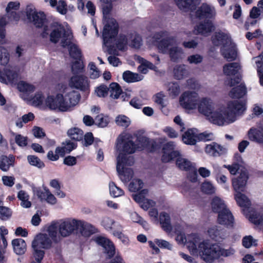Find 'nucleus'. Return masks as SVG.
I'll return each instance as SVG.
<instances>
[{"mask_svg": "<svg viewBox=\"0 0 263 263\" xmlns=\"http://www.w3.org/2000/svg\"><path fill=\"white\" fill-rule=\"evenodd\" d=\"M249 139L258 143H263V128L250 129L248 132Z\"/></svg>", "mask_w": 263, "mask_h": 263, "instance_id": "c85d7f7f", "label": "nucleus"}, {"mask_svg": "<svg viewBox=\"0 0 263 263\" xmlns=\"http://www.w3.org/2000/svg\"><path fill=\"white\" fill-rule=\"evenodd\" d=\"M44 97L41 91L37 92L32 98L31 101L35 106H40L43 104Z\"/></svg>", "mask_w": 263, "mask_h": 263, "instance_id": "0e129e2a", "label": "nucleus"}, {"mask_svg": "<svg viewBox=\"0 0 263 263\" xmlns=\"http://www.w3.org/2000/svg\"><path fill=\"white\" fill-rule=\"evenodd\" d=\"M123 79L127 83L136 82L141 80L140 75L129 70H126L123 72Z\"/></svg>", "mask_w": 263, "mask_h": 263, "instance_id": "e433bc0d", "label": "nucleus"}, {"mask_svg": "<svg viewBox=\"0 0 263 263\" xmlns=\"http://www.w3.org/2000/svg\"><path fill=\"white\" fill-rule=\"evenodd\" d=\"M213 44L216 46L222 45L221 53L228 61L235 60L237 55L236 45L231 41V37L223 32L216 33L212 39Z\"/></svg>", "mask_w": 263, "mask_h": 263, "instance_id": "7ed1b4c3", "label": "nucleus"}, {"mask_svg": "<svg viewBox=\"0 0 263 263\" xmlns=\"http://www.w3.org/2000/svg\"><path fill=\"white\" fill-rule=\"evenodd\" d=\"M182 140L186 144L195 145L197 142V129H188L182 135Z\"/></svg>", "mask_w": 263, "mask_h": 263, "instance_id": "393cba45", "label": "nucleus"}, {"mask_svg": "<svg viewBox=\"0 0 263 263\" xmlns=\"http://www.w3.org/2000/svg\"><path fill=\"white\" fill-rule=\"evenodd\" d=\"M143 186V182L140 179H133L128 184V190L130 192L140 191Z\"/></svg>", "mask_w": 263, "mask_h": 263, "instance_id": "4c0bfd02", "label": "nucleus"}, {"mask_svg": "<svg viewBox=\"0 0 263 263\" xmlns=\"http://www.w3.org/2000/svg\"><path fill=\"white\" fill-rule=\"evenodd\" d=\"M81 60H77L76 61L72 66V71L74 74H78L82 73L84 71V65L83 62Z\"/></svg>", "mask_w": 263, "mask_h": 263, "instance_id": "6e6d98bb", "label": "nucleus"}, {"mask_svg": "<svg viewBox=\"0 0 263 263\" xmlns=\"http://www.w3.org/2000/svg\"><path fill=\"white\" fill-rule=\"evenodd\" d=\"M201 190L206 194L211 195L215 193L216 188L211 182L205 181L201 185Z\"/></svg>", "mask_w": 263, "mask_h": 263, "instance_id": "a19ab883", "label": "nucleus"}, {"mask_svg": "<svg viewBox=\"0 0 263 263\" xmlns=\"http://www.w3.org/2000/svg\"><path fill=\"white\" fill-rule=\"evenodd\" d=\"M18 90L23 92L31 93L35 90V87L32 84L27 83L24 81H21L17 85Z\"/></svg>", "mask_w": 263, "mask_h": 263, "instance_id": "37998d69", "label": "nucleus"}, {"mask_svg": "<svg viewBox=\"0 0 263 263\" xmlns=\"http://www.w3.org/2000/svg\"><path fill=\"white\" fill-rule=\"evenodd\" d=\"M127 154L120 153L117 157V171L120 170L122 166H132L135 162L133 156H127Z\"/></svg>", "mask_w": 263, "mask_h": 263, "instance_id": "4be33fe9", "label": "nucleus"}, {"mask_svg": "<svg viewBox=\"0 0 263 263\" xmlns=\"http://www.w3.org/2000/svg\"><path fill=\"white\" fill-rule=\"evenodd\" d=\"M118 31V24L115 20H112L110 23L105 24L102 34L104 43H110L112 39L117 36Z\"/></svg>", "mask_w": 263, "mask_h": 263, "instance_id": "6e6552de", "label": "nucleus"}, {"mask_svg": "<svg viewBox=\"0 0 263 263\" xmlns=\"http://www.w3.org/2000/svg\"><path fill=\"white\" fill-rule=\"evenodd\" d=\"M34 241H36L41 246L42 248L45 249H49L52 246V241L49 236L45 233H40L37 235V239Z\"/></svg>", "mask_w": 263, "mask_h": 263, "instance_id": "c756f323", "label": "nucleus"}, {"mask_svg": "<svg viewBox=\"0 0 263 263\" xmlns=\"http://www.w3.org/2000/svg\"><path fill=\"white\" fill-rule=\"evenodd\" d=\"M199 237L196 235L183 238L182 236V243L193 253H197L200 258L206 263H212L217 259L218 244L213 243L209 240L200 241Z\"/></svg>", "mask_w": 263, "mask_h": 263, "instance_id": "f03ea898", "label": "nucleus"}, {"mask_svg": "<svg viewBox=\"0 0 263 263\" xmlns=\"http://www.w3.org/2000/svg\"><path fill=\"white\" fill-rule=\"evenodd\" d=\"M198 95L195 91H185L182 95V107L186 110L197 108L198 104Z\"/></svg>", "mask_w": 263, "mask_h": 263, "instance_id": "0eeeda50", "label": "nucleus"}, {"mask_svg": "<svg viewBox=\"0 0 263 263\" xmlns=\"http://www.w3.org/2000/svg\"><path fill=\"white\" fill-rule=\"evenodd\" d=\"M32 247L34 250V256L35 259L38 263H41L45 255V252L41 250H39L38 243L35 241H33Z\"/></svg>", "mask_w": 263, "mask_h": 263, "instance_id": "79ce46f5", "label": "nucleus"}, {"mask_svg": "<svg viewBox=\"0 0 263 263\" xmlns=\"http://www.w3.org/2000/svg\"><path fill=\"white\" fill-rule=\"evenodd\" d=\"M248 176L246 171H241L239 176L232 179V185L236 192H243L247 184Z\"/></svg>", "mask_w": 263, "mask_h": 263, "instance_id": "4468645a", "label": "nucleus"}, {"mask_svg": "<svg viewBox=\"0 0 263 263\" xmlns=\"http://www.w3.org/2000/svg\"><path fill=\"white\" fill-rule=\"evenodd\" d=\"M199 3L198 0H182V7L187 10H193Z\"/></svg>", "mask_w": 263, "mask_h": 263, "instance_id": "864d4df0", "label": "nucleus"}, {"mask_svg": "<svg viewBox=\"0 0 263 263\" xmlns=\"http://www.w3.org/2000/svg\"><path fill=\"white\" fill-rule=\"evenodd\" d=\"M57 99V95L55 97L53 96H49L47 97L45 102L46 105L52 110H55L58 108L59 101Z\"/></svg>", "mask_w": 263, "mask_h": 263, "instance_id": "a18cd8bd", "label": "nucleus"}, {"mask_svg": "<svg viewBox=\"0 0 263 263\" xmlns=\"http://www.w3.org/2000/svg\"><path fill=\"white\" fill-rule=\"evenodd\" d=\"M109 87L108 88L105 85L102 84L96 89L97 96L99 97H105L107 96Z\"/></svg>", "mask_w": 263, "mask_h": 263, "instance_id": "69168bd1", "label": "nucleus"}, {"mask_svg": "<svg viewBox=\"0 0 263 263\" xmlns=\"http://www.w3.org/2000/svg\"><path fill=\"white\" fill-rule=\"evenodd\" d=\"M249 219L252 223L256 225H259L263 222V214L253 212L250 214Z\"/></svg>", "mask_w": 263, "mask_h": 263, "instance_id": "5fc2aeb1", "label": "nucleus"}, {"mask_svg": "<svg viewBox=\"0 0 263 263\" xmlns=\"http://www.w3.org/2000/svg\"><path fill=\"white\" fill-rule=\"evenodd\" d=\"M148 191L147 189H143L141 190L139 193L133 195V199L139 205L145 200V196L148 194Z\"/></svg>", "mask_w": 263, "mask_h": 263, "instance_id": "09e8293b", "label": "nucleus"}, {"mask_svg": "<svg viewBox=\"0 0 263 263\" xmlns=\"http://www.w3.org/2000/svg\"><path fill=\"white\" fill-rule=\"evenodd\" d=\"M218 252H217V259L221 256L222 257H229L233 255L235 253V250L230 248L228 249H225L221 248L219 245H218Z\"/></svg>", "mask_w": 263, "mask_h": 263, "instance_id": "de8ad7c7", "label": "nucleus"}, {"mask_svg": "<svg viewBox=\"0 0 263 263\" xmlns=\"http://www.w3.org/2000/svg\"><path fill=\"white\" fill-rule=\"evenodd\" d=\"M96 242L104 248V252L108 258L110 259L114 256L115 247L113 243L108 239L100 236L97 238Z\"/></svg>", "mask_w": 263, "mask_h": 263, "instance_id": "ddd939ff", "label": "nucleus"}, {"mask_svg": "<svg viewBox=\"0 0 263 263\" xmlns=\"http://www.w3.org/2000/svg\"><path fill=\"white\" fill-rule=\"evenodd\" d=\"M110 97L114 99H118L122 89L120 85L116 82H112L109 85Z\"/></svg>", "mask_w": 263, "mask_h": 263, "instance_id": "c9c22d12", "label": "nucleus"}, {"mask_svg": "<svg viewBox=\"0 0 263 263\" xmlns=\"http://www.w3.org/2000/svg\"><path fill=\"white\" fill-rule=\"evenodd\" d=\"M96 124L100 127H105L109 123L107 117H104L102 114L98 115L95 118Z\"/></svg>", "mask_w": 263, "mask_h": 263, "instance_id": "4d7b16f0", "label": "nucleus"}, {"mask_svg": "<svg viewBox=\"0 0 263 263\" xmlns=\"http://www.w3.org/2000/svg\"><path fill=\"white\" fill-rule=\"evenodd\" d=\"M127 44V38L124 34H120L116 41V47L120 50H123Z\"/></svg>", "mask_w": 263, "mask_h": 263, "instance_id": "603ef678", "label": "nucleus"}, {"mask_svg": "<svg viewBox=\"0 0 263 263\" xmlns=\"http://www.w3.org/2000/svg\"><path fill=\"white\" fill-rule=\"evenodd\" d=\"M69 52L70 57L76 60H81V51L77 45L72 44L69 48Z\"/></svg>", "mask_w": 263, "mask_h": 263, "instance_id": "c03bdc74", "label": "nucleus"}, {"mask_svg": "<svg viewBox=\"0 0 263 263\" xmlns=\"http://www.w3.org/2000/svg\"><path fill=\"white\" fill-rule=\"evenodd\" d=\"M128 119H129L124 115H119L116 118V122L119 126L127 127L130 124V121Z\"/></svg>", "mask_w": 263, "mask_h": 263, "instance_id": "e2e57ef3", "label": "nucleus"}, {"mask_svg": "<svg viewBox=\"0 0 263 263\" xmlns=\"http://www.w3.org/2000/svg\"><path fill=\"white\" fill-rule=\"evenodd\" d=\"M50 27L53 28L49 34L50 41L54 44L58 43L65 32V29L59 25V27L54 24H51Z\"/></svg>", "mask_w": 263, "mask_h": 263, "instance_id": "aec40b11", "label": "nucleus"}, {"mask_svg": "<svg viewBox=\"0 0 263 263\" xmlns=\"http://www.w3.org/2000/svg\"><path fill=\"white\" fill-rule=\"evenodd\" d=\"M83 130L78 127L70 128L67 132L70 138L76 141H82L83 139Z\"/></svg>", "mask_w": 263, "mask_h": 263, "instance_id": "473e14b6", "label": "nucleus"}, {"mask_svg": "<svg viewBox=\"0 0 263 263\" xmlns=\"http://www.w3.org/2000/svg\"><path fill=\"white\" fill-rule=\"evenodd\" d=\"M109 192L110 195L114 198L120 197L124 194V191L112 181L109 183Z\"/></svg>", "mask_w": 263, "mask_h": 263, "instance_id": "ea45409f", "label": "nucleus"}, {"mask_svg": "<svg viewBox=\"0 0 263 263\" xmlns=\"http://www.w3.org/2000/svg\"><path fill=\"white\" fill-rule=\"evenodd\" d=\"M247 93L246 87L241 84L238 86L234 87L229 92V95L232 98H240Z\"/></svg>", "mask_w": 263, "mask_h": 263, "instance_id": "2f4dec72", "label": "nucleus"}, {"mask_svg": "<svg viewBox=\"0 0 263 263\" xmlns=\"http://www.w3.org/2000/svg\"><path fill=\"white\" fill-rule=\"evenodd\" d=\"M27 160L31 165L34 166L39 168H42L45 166V163L35 155H28Z\"/></svg>", "mask_w": 263, "mask_h": 263, "instance_id": "58836bf2", "label": "nucleus"}, {"mask_svg": "<svg viewBox=\"0 0 263 263\" xmlns=\"http://www.w3.org/2000/svg\"><path fill=\"white\" fill-rule=\"evenodd\" d=\"M177 158L176 166L177 167L181 170V157L180 153L178 151H173L172 153H162L161 157V161L163 163H167L171 160Z\"/></svg>", "mask_w": 263, "mask_h": 263, "instance_id": "b1692460", "label": "nucleus"}, {"mask_svg": "<svg viewBox=\"0 0 263 263\" xmlns=\"http://www.w3.org/2000/svg\"><path fill=\"white\" fill-rule=\"evenodd\" d=\"M245 110V104L242 101H231L227 106L215 109V104L209 98H203L198 102V110L199 113L213 124L222 126L234 122L236 116Z\"/></svg>", "mask_w": 263, "mask_h": 263, "instance_id": "f257e3e1", "label": "nucleus"}, {"mask_svg": "<svg viewBox=\"0 0 263 263\" xmlns=\"http://www.w3.org/2000/svg\"><path fill=\"white\" fill-rule=\"evenodd\" d=\"M217 222L220 224L226 226L227 227H233L234 218L228 209L218 214Z\"/></svg>", "mask_w": 263, "mask_h": 263, "instance_id": "f3484780", "label": "nucleus"}, {"mask_svg": "<svg viewBox=\"0 0 263 263\" xmlns=\"http://www.w3.org/2000/svg\"><path fill=\"white\" fill-rule=\"evenodd\" d=\"M253 60L255 61L257 65L258 73H261L263 69V53L257 57L253 58Z\"/></svg>", "mask_w": 263, "mask_h": 263, "instance_id": "774afa93", "label": "nucleus"}, {"mask_svg": "<svg viewBox=\"0 0 263 263\" xmlns=\"http://www.w3.org/2000/svg\"><path fill=\"white\" fill-rule=\"evenodd\" d=\"M235 199L237 204L241 207L249 208L251 205V201L248 198L241 192H237L235 194Z\"/></svg>", "mask_w": 263, "mask_h": 263, "instance_id": "72a5a7b5", "label": "nucleus"}, {"mask_svg": "<svg viewBox=\"0 0 263 263\" xmlns=\"http://www.w3.org/2000/svg\"><path fill=\"white\" fill-rule=\"evenodd\" d=\"M137 148V145L131 140L124 141L123 142L122 151L124 154H134Z\"/></svg>", "mask_w": 263, "mask_h": 263, "instance_id": "f704fd0d", "label": "nucleus"}, {"mask_svg": "<svg viewBox=\"0 0 263 263\" xmlns=\"http://www.w3.org/2000/svg\"><path fill=\"white\" fill-rule=\"evenodd\" d=\"M215 14L216 11L214 7L206 4H203L196 11V16L199 19L211 18Z\"/></svg>", "mask_w": 263, "mask_h": 263, "instance_id": "dca6fc26", "label": "nucleus"}, {"mask_svg": "<svg viewBox=\"0 0 263 263\" xmlns=\"http://www.w3.org/2000/svg\"><path fill=\"white\" fill-rule=\"evenodd\" d=\"M168 90L169 95L172 97L175 98L180 92V86L177 82L170 83Z\"/></svg>", "mask_w": 263, "mask_h": 263, "instance_id": "8fccbe9b", "label": "nucleus"}, {"mask_svg": "<svg viewBox=\"0 0 263 263\" xmlns=\"http://www.w3.org/2000/svg\"><path fill=\"white\" fill-rule=\"evenodd\" d=\"M205 152L210 156L219 157L226 154L227 152V149L226 147L216 142H212L206 145Z\"/></svg>", "mask_w": 263, "mask_h": 263, "instance_id": "2eb2a0df", "label": "nucleus"}, {"mask_svg": "<svg viewBox=\"0 0 263 263\" xmlns=\"http://www.w3.org/2000/svg\"><path fill=\"white\" fill-rule=\"evenodd\" d=\"M159 222L163 231L167 233H170L173 231V227L171 224L170 215L165 212H162L159 216Z\"/></svg>", "mask_w": 263, "mask_h": 263, "instance_id": "6ab92c4d", "label": "nucleus"}, {"mask_svg": "<svg viewBox=\"0 0 263 263\" xmlns=\"http://www.w3.org/2000/svg\"><path fill=\"white\" fill-rule=\"evenodd\" d=\"M141 149H145L149 153H154L158 148V144L154 139H151L144 136H139L137 138Z\"/></svg>", "mask_w": 263, "mask_h": 263, "instance_id": "9d476101", "label": "nucleus"}, {"mask_svg": "<svg viewBox=\"0 0 263 263\" xmlns=\"http://www.w3.org/2000/svg\"><path fill=\"white\" fill-rule=\"evenodd\" d=\"M25 14L27 20L33 23L37 28L43 27L46 18L45 16H40L38 13L31 6H27L25 10Z\"/></svg>", "mask_w": 263, "mask_h": 263, "instance_id": "1a4fd4ad", "label": "nucleus"}, {"mask_svg": "<svg viewBox=\"0 0 263 263\" xmlns=\"http://www.w3.org/2000/svg\"><path fill=\"white\" fill-rule=\"evenodd\" d=\"M12 246L14 252L17 255H22L26 251V243L22 238H16L12 240Z\"/></svg>", "mask_w": 263, "mask_h": 263, "instance_id": "a878e982", "label": "nucleus"}, {"mask_svg": "<svg viewBox=\"0 0 263 263\" xmlns=\"http://www.w3.org/2000/svg\"><path fill=\"white\" fill-rule=\"evenodd\" d=\"M88 67L90 69V78L92 79H96L100 76V72L97 68L94 62H91L89 63Z\"/></svg>", "mask_w": 263, "mask_h": 263, "instance_id": "bf43d9fd", "label": "nucleus"}, {"mask_svg": "<svg viewBox=\"0 0 263 263\" xmlns=\"http://www.w3.org/2000/svg\"><path fill=\"white\" fill-rule=\"evenodd\" d=\"M80 99V95H77L75 97L73 93H69L64 96L61 93L57 94V99L59 101L58 109L61 111H67L75 106Z\"/></svg>", "mask_w": 263, "mask_h": 263, "instance_id": "39448f33", "label": "nucleus"}, {"mask_svg": "<svg viewBox=\"0 0 263 263\" xmlns=\"http://www.w3.org/2000/svg\"><path fill=\"white\" fill-rule=\"evenodd\" d=\"M9 61V54L4 47L0 46V65L6 66Z\"/></svg>", "mask_w": 263, "mask_h": 263, "instance_id": "49530a36", "label": "nucleus"}, {"mask_svg": "<svg viewBox=\"0 0 263 263\" xmlns=\"http://www.w3.org/2000/svg\"><path fill=\"white\" fill-rule=\"evenodd\" d=\"M77 230L82 235L88 237L96 232L95 227L92 224L81 220H78Z\"/></svg>", "mask_w": 263, "mask_h": 263, "instance_id": "a211bd4d", "label": "nucleus"}, {"mask_svg": "<svg viewBox=\"0 0 263 263\" xmlns=\"http://www.w3.org/2000/svg\"><path fill=\"white\" fill-rule=\"evenodd\" d=\"M159 52L168 54L172 62H176L179 59L181 49L177 46L176 40L174 36H166L156 44Z\"/></svg>", "mask_w": 263, "mask_h": 263, "instance_id": "20e7f679", "label": "nucleus"}, {"mask_svg": "<svg viewBox=\"0 0 263 263\" xmlns=\"http://www.w3.org/2000/svg\"><path fill=\"white\" fill-rule=\"evenodd\" d=\"M214 30V26L212 22L209 20L200 23L195 27V33L202 35H206Z\"/></svg>", "mask_w": 263, "mask_h": 263, "instance_id": "412c9836", "label": "nucleus"}, {"mask_svg": "<svg viewBox=\"0 0 263 263\" xmlns=\"http://www.w3.org/2000/svg\"><path fill=\"white\" fill-rule=\"evenodd\" d=\"M69 85L71 88L78 89L82 92H89L90 84L88 78L84 75H74L69 81Z\"/></svg>", "mask_w": 263, "mask_h": 263, "instance_id": "423d86ee", "label": "nucleus"}, {"mask_svg": "<svg viewBox=\"0 0 263 263\" xmlns=\"http://www.w3.org/2000/svg\"><path fill=\"white\" fill-rule=\"evenodd\" d=\"M207 233L211 239L217 241H220L228 236L227 231L218 226H213L209 228Z\"/></svg>", "mask_w": 263, "mask_h": 263, "instance_id": "f8f14e48", "label": "nucleus"}, {"mask_svg": "<svg viewBox=\"0 0 263 263\" xmlns=\"http://www.w3.org/2000/svg\"><path fill=\"white\" fill-rule=\"evenodd\" d=\"M15 157L13 155L8 156L2 155L0 157V169L4 172L9 171L11 166L14 165Z\"/></svg>", "mask_w": 263, "mask_h": 263, "instance_id": "5701e85b", "label": "nucleus"}, {"mask_svg": "<svg viewBox=\"0 0 263 263\" xmlns=\"http://www.w3.org/2000/svg\"><path fill=\"white\" fill-rule=\"evenodd\" d=\"M214 134L211 132H204L200 134L197 133V141H208L214 140Z\"/></svg>", "mask_w": 263, "mask_h": 263, "instance_id": "3c124183", "label": "nucleus"}, {"mask_svg": "<svg viewBox=\"0 0 263 263\" xmlns=\"http://www.w3.org/2000/svg\"><path fill=\"white\" fill-rule=\"evenodd\" d=\"M47 231L48 232V235L51 238L54 242H57L58 227L57 224L55 223L51 224L48 228Z\"/></svg>", "mask_w": 263, "mask_h": 263, "instance_id": "13d9d810", "label": "nucleus"}, {"mask_svg": "<svg viewBox=\"0 0 263 263\" xmlns=\"http://www.w3.org/2000/svg\"><path fill=\"white\" fill-rule=\"evenodd\" d=\"M78 220L65 221L62 222L59 227V232L63 237L70 235L74 230H77Z\"/></svg>", "mask_w": 263, "mask_h": 263, "instance_id": "9b49d317", "label": "nucleus"}, {"mask_svg": "<svg viewBox=\"0 0 263 263\" xmlns=\"http://www.w3.org/2000/svg\"><path fill=\"white\" fill-rule=\"evenodd\" d=\"M121 180L124 182H128L133 178L134 172L131 168L125 167L123 166L117 171Z\"/></svg>", "mask_w": 263, "mask_h": 263, "instance_id": "7c9ffc66", "label": "nucleus"}, {"mask_svg": "<svg viewBox=\"0 0 263 263\" xmlns=\"http://www.w3.org/2000/svg\"><path fill=\"white\" fill-rule=\"evenodd\" d=\"M241 69L239 63L233 62L225 64L223 67V72L227 76H233L237 74Z\"/></svg>", "mask_w": 263, "mask_h": 263, "instance_id": "cd10ccee", "label": "nucleus"}, {"mask_svg": "<svg viewBox=\"0 0 263 263\" xmlns=\"http://www.w3.org/2000/svg\"><path fill=\"white\" fill-rule=\"evenodd\" d=\"M5 74L8 81L11 84H16L17 82L18 74L16 72L7 70L5 72Z\"/></svg>", "mask_w": 263, "mask_h": 263, "instance_id": "680f3d73", "label": "nucleus"}, {"mask_svg": "<svg viewBox=\"0 0 263 263\" xmlns=\"http://www.w3.org/2000/svg\"><path fill=\"white\" fill-rule=\"evenodd\" d=\"M62 144L64 145L67 153H70L77 147V143L75 142H71L70 140H66L65 142L62 143Z\"/></svg>", "mask_w": 263, "mask_h": 263, "instance_id": "338daca9", "label": "nucleus"}, {"mask_svg": "<svg viewBox=\"0 0 263 263\" xmlns=\"http://www.w3.org/2000/svg\"><path fill=\"white\" fill-rule=\"evenodd\" d=\"M242 245L246 248H249L253 246L257 245V240L254 239L251 235L246 236L243 238Z\"/></svg>", "mask_w": 263, "mask_h": 263, "instance_id": "052dcab7", "label": "nucleus"}, {"mask_svg": "<svg viewBox=\"0 0 263 263\" xmlns=\"http://www.w3.org/2000/svg\"><path fill=\"white\" fill-rule=\"evenodd\" d=\"M211 204L212 211L218 214L228 209L224 202L217 196L213 198Z\"/></svg>", "mask_w": 263, "mask_h": 263, "instance_id": "bb28decb", "label": "nucleus"}]
</instances>
